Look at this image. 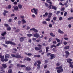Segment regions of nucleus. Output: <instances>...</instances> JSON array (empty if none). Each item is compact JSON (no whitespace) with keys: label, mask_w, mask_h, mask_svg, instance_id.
Instances as JSON below:
<instances>
[{"label":"nucleus","mask_w":73,"mask_h":73,"mask_svg":"<svg viewBox=\"0 0 73 73\" xmlns=\"http://www.w3.org/2000/svg\"><path fill=\"white\" fill-rule=\"evenodd\" d=\"M62 67L61 66H60L58 67H56L55 69H58L57 70V72L58 73H61V72H62L64 71V69H62Z\"/></svg>","instance_id":"nucleus-1"},{"label":"nucleus","mask_w":73,"mask_h":73,"mask_svg":"<svg viewBox=\"0 0 73 73\" xmlns=\"http://www.w3.org/2000/svg\"><path fill=\"white\" fill-rule=\"evenodd\" d=\"M5 44H11V45H16V44L13 42L9 41H7L6 42Z\"/></svg>","instance_id":"nucleus-2"},{"label":"nucleus","mask_w":73,"mask_h":73,"mask_svg":"<svg viewBox=\"0 0 73 73\" xmlns=\"http://www.w3.org/2000/svg\"><path fill=\"white\" fill-rule=\"evenodd\" d=\"M33 11H34V13L35 15H37L38 10L37 9H35V8H33Z\"/></svg>","instance_id":"nucleus-3"},{"label":"nucleus","mask_w":73,"mask_h":73,"mask_svg":"<svg viewBox=\"0 0 73 73\" xmlns=\"http://www.w3.org/2000/svg\"><path fill=\"white\" fill-rule=\"evenodd\" d=\"M30 31H34L35 32H36V33H37L38 32V30L35 28H33L31 29H30Z\"/></svg>","instance_id":"nucleus-4"},{"label":"nucleus","mask_w":73,"mask_h":73,"mask_svg":"<svg viewBox=\"0 0 73 73\" xmlns=\"http://www.w3.org/2000/svg\"><path fill=\"white\" fill-rule=\"evenodd\" d=\"M34 37H36V38H38V37H39V34H38L37 33H36L35 34H34Z\"/></svg>","instance_id":"nucleus-5"},{"label":"nucleus","mask_w":73,"mask_h":73,"mask_svg":"<svg viewBox=\"0 0 73 73\" xmlns=\"http://www.w3.org/2000/svg\"><path fill=\"white\" fill-rule=\"evenodd\" d=\"M50 56L51 57L50 59L52 60V59H53L55 57H54V54H52L50 55Z\"/></svg>","instance_id":"nucleus-6"},{"label":"nucleus","mask_w":73,"mask_h":73,"mask_svg":"<svg viewBox=\"0 0 73 73\" xmlns=\"http://www.w3.org/2000/svg\"><path fill=\"white\" fill-rule=\"evenodd\" d=\"M13 8L15 11H18V9H19V8L17 6H16L15 7L13 6Z\"/></svg>","instance_id":"nucleus-7"},{"label":"nucleus","mask_w":73,"mask_h":73,"mask_svg":"<svg viewBox=\"0 0 73 73\" xmlns=\"http://www.w3.org/2000/svg\"><path fill=\"white\" fill-rule=\"evenodd\" d=\"M16 58H21V56L19 55L18 54H16Z\"/></svg>","instance_id":"nucleus-8"},{"label":"nucleus","mask_w":73,"mask_h":73,"mask_svg":"<svg viewBox=\"0 0 73 73\" xmlns=\"http://www.w3.org/2000/svg\"><path fill=\"white\" fill-rule=\"evenodd\" d=\"M52 9H54L55 11H56L57 9V7L56 6H54L53 5L52 6Z\"/></svg>","instance_id":"nucleus-9"},{"label":"nucleus","mask_w":73,"mask_h":73,"mask_svg":"<svg viewBox=\"0 0 73 73\" xmlns=\"http://www.w3.org/2000/svg\"><path fill=\"white\" fill-rule=\"evenodd\" d=\"M35 49L36 50H40V49H41V48H38L37 47H35Z\"/></svg>","instance_id":"nucleus-10"},{"label":"nucleus","mask_w":73,"mask_h":73,"mask_svg":"<svg viewBox=\"0 0 73 73\" xmlns=\"http://www.w3.org/2000/svg\"><path fill=\"white\" fill-rule=\"evenodd\" d=\"M53 14H52V13H48V18H50L51 17V16H52Z\"/></svg>","instance_id":"nucleus-11"},{"label":"nucleus","mask_w":73,"mask_h":73,"mask_svg":"<svg viewBox=\"0 0 73 73\" xmlns=\"http://www.w3.org/2000/svg\"><path fill=\"white\" fill-rule=\"evenodd\" d=\"M22 23V24H25V23H26V21L24 19H23L21 21Z\"/></svg>","instance_id":"nucleus-12"},{"label":"nucleus","mask_w":73,"mask_h":73,"mask_svg":"<svg viewBox=\"0 0 73 73\" xmlns=\"http://www.w3.org/2000/svg\"><path fill=\"white\" fill-rule=\"evenodd\" d=\"M18 7L19 9H21L23 7V5L21 4L19 5H18Z\"/></svg>","instance_id":"nucleus-13"},{"label":"nucleus","mask_w":73,"mask_h":73,"mask_svg":"<svg viewBox=\"0 0 73 73\" xmlns=\"http://www.w3.org/2000/svg\"><path fill=\"white\" fill-rule=\"evenodd\" d=\"M72 61V59H69L68 60H67V62H69V63H70V64H71V62H70V61Z\"/></svg>","instance_id":"nucleus-14"},{"label":"nucleus","mask_w":73,"mask_h":73,"mask_svg":"<svg viewBox=\"0 0 73 73\" xmlns=\"http://www.w3.org/2000/svg\"><path fill=\"white\" fill-rule=\"evenodd\" d=\"M6 33H7L6 32H5L4 33H2L1 34V36H4V35H5Z\"/></svg>","instance_id":"nucleus-15"},{"label":"nucleus","mask_w":73,"mask_h":73,"mask_svg":"<svg viewBox=\"0 0 73 73\" xmlns=\"http://www.w3.org/2000/svg\"><path fill=\"white\" fill-rule=\"evenodd\" d=\"M64 49H69V46H66L64 48Z\"/></svg>","instance_id":"nucleus-16"},{"label":"nucleus","mask_w":73,"mask_h":73,"mask_svg":"<svg viewBox=\"0 0 73 73\" xmlns=\"http://www.w3.org/2000/svg\"><path fill=\"white\" fill-rule=\"evenodd\" d=\"M58 32L59 33H60L62 34L64 33V32L63 31H61V30H60V29H59Z\"/></svg>","instance_id":"nucleus-17"},{"label":"nucleus","mask_w":73,"mask_h":73,"mask_svg":"<svg viewBox=\"0 0 73 73\" xmlns=\"http://www.w3.org/2000/svg\"><path fill=\"white\" fill-rule=\"evenodd\" d=\"M54 47H55V48H56V47H57V46H56L54 44H53V45H51L50 46V48H53Z\"/></svg>","instance_id":"nucleus-18"},{"label":"nucleus","mask_w":73,"mask_h":73,"mask_svg":"<svg viewBox=\"0 0 73 73\" xmlns=\"http://www.w3.org/2000/svg\"><path fill=\"white\" fill-rule=\"evenodd\" d=\"M49 47H47L46 48V52L47 53L48 52V51H49Z\"/></svg>","instance_id":"nucleus-19"},{"label":"nucleus","mask_w":73,"mask_h":73,"mask_svg":"<svg viewBox=\"0 0 73 73\" xmlns=\"http://www.w3.org/2000/svg\"><path fill=\"white\" fill-rule=\"evenodd\" d=\"M31 68L30 67H26V70H31Z\"/></svg>","instance_id":"nucleus-20"},{"label":"nucleus","mask_w":73,"mask_h":73,"mask_svg":"<svg viewBox=\"0 0 73 73\" xmlns=\"http://www.w3.org/2000/svg\"><path fill=\"white\" fill-rule=\"evenodd\" d=\"M5 57L6 58H9V55L7 54L5 56Z\"/></svg>","instance_id":"nucleus-21"},{"label":"nucleus","mask_w":73,"mask_h":73,"mask_svg":"<svg viewBox=\"0 0 73 73\" xmlns=\"http://www.w3.org/2000/svg\"><path fill=\"white\" fill-rule=\"evenodd\" d=\"M56 40L57 41V42H60V40L59 39H58L57 38H56Z\"/></svg>","instance_id":"nucleus-22"},{"label":"nucleus","mask_w":73,"mask_h":73,"mask_svg":"<svg viewBox=\"0 0 73 73\" xmlns=\"http://www.w3.org/2000/svg\"><path fill=\"white\" fill-rule=\"evenodd\" d=\"M24 38L21 37L20 38V41L21 42H22V41H24Z\"/></svg>","instance_id":"nucleus-23"},{"label":"nucleus","mask_w":73,"mask_h":73,"mask_svg":"<svg viewBox=\"0 0 73 73\" xmlns=\"http://www.w3.org/2000/svg\"><path fill=\"white\" fill-rule=\"evenodd\" d=\"M48 13H46L45 15H43V16L44 17H45V16H48Z\"/></svg>","instance_id":"nucleus-24"},{"label":"nucleus","mask_w":73,"mask_h":73,"mask_svg":"<svg viewBox=\"0 0 73 73\" xmlns=\"http://www.w3.org/2000/svg\"><path fill=\"white\" fill-rule=\"evenodd\" d=\"M50 35L52 36V37H55V35H53V33H50Z\"/></svg>","instance_id":"nucleus-25"},{"label":"nucleus","mask_w":73,"mask_h":73,"mask_svg":"<svg viewBox=\"0 0 73 73\" xmlns=\"http://www.w3.org/2000/svg\"><path fill=\"white\" fill-rule=\"evenodd\" d=\"M2 66H3V67L4 68H7V65H6V64H2Z\"/></svg>","instance_id":"nucleus-26"},{"label":"nucleus","mask_w":73,"mask_h":73,"mask_svg":"<svg viewBox=\"0 0 73 73\" xmlns=\"http://www.w3.org/2000/svg\"><path fill=\"white\" fill-rule=\"evenodd\" d=\"M4 56H3L2 57V56L1 57V61H2V62H4Z\"/></svg>","instance_id":"nucleus-27"},{"label":"nucleus","mask_w":73,"mask_h":73,"mask_svg":"<svg viewBox=\"0 0 73 73\" xmlns=\"http://www.w3.org/2000/svg\"><path fill=\"white\" fill-rule=\"evenodd\" d=\"M65 53H66V54L67 55H68V54H69V52L68 51H66L65 52Z\"/></svg>","instance_id":"nucleus-28"},{"label":"nucleus","mask_w":73,"mask_h":73,"mask_svg":"<svg viewBox=\"0 0 73 73\" xmlns=\"http://www.w3.org/2000/svg\"><path fill=\"white\" fill-rule=\"evenodd\" d=\"M27 36L28 37H31L32 36V35L31 34H29L27 35Z\"/></svg>","instance_id":"nucleus-29"},{"label":"nucleus","mask_w":73,"mask_h":73,"mask_svg":"<svg viewBox=\"0 0 73 73\" xmlns=\"http://www.w3.org/2000/svg\"><path fill=\"white\" fill-rule=\"evenodd\" d=\"M21 68H25L26 66H25V65H22L21 66Z\"/></svg>","instance_id":"nucleus-30"},{"label":"nucleus","mask_w":73,"mask_h":73,"mask_svg":"<svg viewBox=\"0 0 73 73\" xmlns=\"http://www.w3.org/2000/svg\"><path fill=\"white\" fill-rule=\"evenodd\" d=\"M61 64L60 63V62H58V63H57V64H56V66H60V65Z\"/></svg>","instance_id":"nucleus-31"},{"label":"nucleus","mask_w":73,"mask_h":73,"mask_svg":"<svg viewBox=\"0 0 73 73\" xmlns=\"http://www.w3.org/2000/svg\"><path fill=\"white\" fill-rule=\"evenodd\" d=\"M8 72L9 73H12V70L11 69H10L8 70Z\"/></svg>","instance_id":"nucleus-32"},{"label":"nucleus","mask_w":73,"mask_h":73,"mask_svg":"<svg viewBox=\"0 0 73 73\" xmlns=\"http://www.w3.org/2000/svg\"><path fill=\"white\" fill-rule=\"evenodd\" d=\"M44 37V35H42L41 37L40 36H39V38L40 39V38H43Z\"/></svg>","instance_id":"nucleus-33"},{"label":"nucleus","mask_w":73,"mask_h":73,"mask_svg":"<svg viewBox=\"0 0 73 73\" xmlns=\"http://www.w3.org/2000/svg\"><path fill=\"white\" fill-rule=\"evenodd\" d=\"M11 29V27H9L7 28V31H10Z\"/></svg>","instance_id":"nucleus-34"},{"label":"nucleus","mask_w":73,"mask_h":73,"mask_svg":"<svg viewBox=\"0 0 73 73\" xmlns=\"http://www.w3.org/2000/svg\"><path fill=\"white\" fill-rule=\"evenodd\" d=\"M37 62L38 63V64H41V62L40 60L37 61Z\"/></svg>","instance_id":"nucleus-35"},{"label":"nucleus","mask_w":73,"mask_h":73,"mask_svg":"<svg viewBox=\"0 0 73 73\" xmlns=\"http://www.w3.org/2000/svg\"><path fill=\"white\" fill-rule=\"evenodd\" d=\"M11 56L12 57H16V55L14 54H11Z\"/></svg>","instance_id":"nucleus-36"},{"label":"nucleus","mask_w":73,"mask_h":73,"mask_svg":"<svg viewBox=\"0 0 73 73\" xmlns=\"http://www.w3.org/2000/svg\"><path fill=\"white\" fill-rule=\"evenodd\" d=\"M48 8H49V9H51V8H52V4L50 5L48 7Z\"/></svg>","instance_id":"nucleus-37"},{"label":"nucleus","mask_w":73,"mask_h":73,"mask_svg":"<svg viewBox=\"0 0 73 73\" xmlns=\"http://www.w3.org/2000/svg\"><path fill=\"white\" fill-rule=\"evenodd\" d=\"M8 9H11V6L10 5H9L8 6Z\"/></svg>","instance_id":"nucleus-38"},{"label":"nucleus","mask_w":73,"mask_h":73,"mask_svg":"<svg viewBox=\"0 0 73 73\" xmlns=\"http://www.w3.org/2000/svg\"><path fill=\"white\" fill-rule=\"evenodd\" d=\"M49 27H50V28H51V27H52V25L50 23L49 25Z\"/></svg>","instance_id":"nucleus-39"},{"label":"nucleus","mask_w":73,"mask_h":73,"mask_svg":"<svg viewBox=\"0 0 73 73\" xmlns=\"http://www.w3.org/2000/svg\"><path fill=\"white\" fill-rule=\"evenodd\" d=\"M1 71H3V72H5V71L3 70V69H4V68H3V67H1Z\"/></svg>","instance_id":"nucleus-40"},{"label":"nucleus","mask_w":73,"mask_h":73,"mask_svg":"<svg viewBox=\"0 0 73 73\" xmlns=\"http://www.w3.org/2000/svg\"><path fill=\"white\" fill-rule=\"evenodd\" d=\"M4 61L5 62L8 61V59H7V58H5V59H4Z\"/></svg>","instance_id":"nucleus-41"},{"label":"nucleus","mask_w":73,"mask_h":73,"mask_svg":"<svg viewBox=\"0 0 73 73\" xmlns=\"http://www.w3.org/2000/svg\"><path fill=\"white\" fill-rule=\"evenodd\" d=\"M42 24H46L47 23H46V22L45 21H43L42 22Z\"/></svg>","instance_id":"nucleus-42"},{"label":"nucleus","mask_w":73,"mask_h":73,"mask_svg":"<svg viewBox=\"0 0 73 73\" xmlns=\"http://www.w3.org/2000/svg\"><path fill=\"white\" fill-rule=\"evenodd\" d=\"M64 40H68L69 39V38L67 37L64 38Z\"/></svg>","instance_id":"nucleus-43"},{"label":"nucleus","mask_w":73,"mask_h":73,"mask_svg":"<svg viewBox=\"0 0 73 73\" xmlns=\"http://www.w3.org/2000/svg\"><path fill=\"white\" fill-rule=\"evenodd\" d=\"M27 61H31V58H27Z\"/></svg>","instance_id":"nucleus-44"},{"label":"nucleus","mask_w":73,"mask_h":73,"mask_svg":"<svg viewBox=\"0 0 73 73\" xmlns=\"http://www.w3.org/2000/svg\"><path fill=\"white\" fill-rule=\"evenodd\" d=\"M50 54H51V53H48V54H47V56H50Z\"/></svg>","instance_id":"nucleus-45"},{"label":"nucleus","mask_w":73,"mask_h":73,"mask_svg":"<svg viewBox=\"0 0 73 73\" xmlns=\"http://www.w3.org/2000/svg\"><path fill=\"white\" fill-rule=\"evenodd\" d=\"M63 44L64 45H66L67 44V42L66 41H64L63 42Z\"/></svg>","instance_id":"nucleus-46"},{"label":"nucleus","mask_w":73,"mask_h":73,"mask_svg":"<svg viewBox=\"0 0 73 73\" xmlns=\"http://www.w3.org/2000/svg\"><path fill=\"white\" fill-rule=\"evenodd\" d=\"M37 46H38V47H42V45L40 44H38L37 45Z\"/></svg>","instance_id":"nucleus-47"},{"label":"nucleus","mask_w":73,"mask_h":73,"mask_svg":"<svg viewBox=\"0 0 73 73\" xmlns=\"http://www.w3.org/2000/svg\"><path fill=\"white\" fill-rule=\"evenodd\" d=\"M52 50L54 52H56V49H55V48H53L52 49Z\"/></svg>","instance_id":"nucleus-48"},{"label":"nucleus","mask_w":73,"mask_h":73,"mask_svg":"<svg viewBox=\"0 0 73 73\" xmlns=\"http://www.w3.org/2000/svg\"><path fill=\"white\" fill-rule=\"evenodd\" d=\"M30 28H31V27H29L27 26V30H28L29 29H30Z\"/></svg>","instance_id":"nucleus-49"},{"label":"nucleus","mask_w":73,"mask_h":73,"mask_svg":"<svg viewBox=\"0 0 73 73\" xmlns=\"http://www.w3.org/2000/svg\"><path fill=\"white\" fill-rule=\"evenodd\" d=\"M32 54L31 53H28L27 54V55L29 56H32Z\"/></svg>","instance_id":"nucleus-50"},{"label":"nucleus","mask_w":73,"mask_h":73,"mask_svg":"<svg viewBox=\"0 0 73 73\" xmlns=\"http://www.w3.org/2000/svg\"><path fill=\"white\" fill-rule=\"evenodd\" d=\"M12 66H13V64H11V66H9V68H11Z\"/></svg>","instance_id":"nucleus-51"},{"label":"nucleus","mask_w":73,"mask_h":73,"mask_svg":"<svg viewBox=\"0 0 73 73\" xmlns=\"http://www.w3.org/2000/svg\"><path fill=\"white\" fill-rule=\"evenodd\" d=\"M12 66H13V64H11V66H9V68H11Z\"/></svg>","instance_id":"nucleus-52"},{"label":"nucleus","mask_w":73,"mask_h":73,"mask_svg":"<svg viewBox=\"0 0 73 73\" xmlns=\"http://www.w3.org/2000/svg\"><path fill=\"white\" fill-rule=\"evenodd\" d=\"M45 5L47 7H48V4L47 3H45Z\"/></svg>","instance_id":"nucleus-53"},{"label":"nucleus","mask_w":73,"mask_h":73,"mask_svg":"<svg viewBox=\"0 0 73 73\" xmlns=\"http://www.w3.org/2000/svg\"><path fill=\"white\" fill-rule=\"evenodd\" d=\"M67 15V12H65L64 14V16H66Z\"/></svg>","instance_id":"nucleus-54"},{"label":"nucleus","mask_w":73,"mask_h":73,"mask_svg":"<svg viewBox=\"0 0 73 73\" xmlns=\"http://www.w3.org/2000/svg\"><path fill=\"white\" fill-rule=\"evenodd\" d=\"M62 17H60L59 18V20L60 21H61V20H62Z\"/></svg>","instance_id":"nucleus-55"},{"label":"nucleus","mask_w":73,"mask_h":73,"mask_svg":"<svg viewBox=\"0 0 73 73\" xmlns=\"http://www.w3.org/2000/svg\"><path fill=\"white\" fill-rule=\"evenodd\" d=\"M56 19H57V17H54L53 18V20H54V21H55V20H56Z\"/></svg>","instance_id":"nucleus-56"},{"label":"nucleus","mask_w":73,"mask_h":73,"mask_svg":"<svg viewBox=\"0 0 73 73\" xmlns=\"http://www.w3.org/2000/svg\"><path fill=\"white\" fill-rule=\"evenodd\" d=\"M46 21H50V19L49 18H48L46 19Z\"/></svg>","instance_id":"nucleus-57"},{"label":"nucleus","mask_w":73,"mask_h":73,"mask_svg":"<svg viewBox=\"0 0 73 73\" xmlns=\"http://www.w3.org/2000/svg\"><path fill=\"white\" fill-rule=\"evenodd\" d=\"M12 19H9V23H11V22H12Z\"/></svg>","instance_id":"nucleus-58"},{"label":"nucleus","mask_w":73,"mask_h":73,"mask_svg":"<svg viewBox=\"0 0 73 73\" xmlns=\"http://www.w3.org/2000/svg\"><path fill=\"white\" fill-rule=\"evenodd\" d=\"M4 25L5 26V27H8V25L7 24H4Z\"/></svg>","instance_id":"nucleus-59"},{"label":"nucleus","mask_w":73,"mask_h":73,"mask_svg":"<svg viewBox=\"0 0 73 73\" xmlns=\"http://www.w3.org/2000/svg\"><path fill=\"white\" fill-rule=\"evenodd\" d=\"M19 31L20 30L19 29H18L15 31V32H19Z\"/></svg>","instance_id":"nucleus-60"},{"label":"nucleus","mask_w":73,"mask_h":73,"mask_svg":"<svg viewBox=\"0 0 73 73\" xmlns=\"http://www.w3.org/2000/svg\"><path fill=\"white\" fill-rule=\"evenodd\" d=\"M37 62H35L34 63V66H36L37 65Z\"/></svg>","instance_id":"nucleus-61"},{"label":"nucleus","mask_w":73,"mask_h":73,"mask_svg":"<svg viewBox=\"0 0 73 73\" xmlns=\"http://www.w3.org/2000/svg\"><path fill=\"white\" fill-rule=\"evenodd\" d=\"M60 45V43H59L56 44V46H59V45Z\"/></svg>","instance_id":"nucleus-62"},{"label":"nucleus","mask_w":73,"mask_h":73,"mask_svg":"<svg viewBox=\"0 0 73 73\" xmlns=\"http://www.w3.org/2000/svg\"><path fill=\"white\" fill-rule=\"evenodd\" d=\"M70 66L71 68H73V65L72 64H71L70 65Z\"/></svg>","instance_id":"nucleus-63"},{"label":"nucleus","mask_w":73,"mask_h":73,"mask_svg":"<svg viewBox=\"0 0 73 73\" xmlns=\"http://www.w3.org/2000/svg\"><path fill=\"white\" fill-rule=\"evenodd\" d=\"M53 44H57V42H56V41H55L53 42Z\"/></svg>","instance_id":"nucleus-64"}]
</instances>
